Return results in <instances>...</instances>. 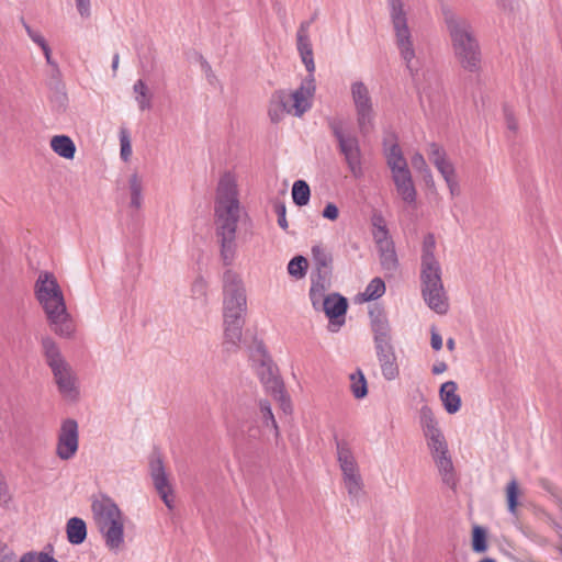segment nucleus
<instances>
[{"instance_id":"nucleus-1","label":"nucleus","mask_w":562,"mask_h":562,"mask_svg":"<svg viewBox=\"0 0 562 562\" xmlns=\"http://www.w3.org/2000/svg\"><path fill=\"white\" fill-rule=\"evenodd\" d=\"M390 20L394 33V44L400 57L413 79L419 85L422 95L432 99L442 89V82L435 71L427 70L419 82V71L423 68V49L415 44L411 27L408 26L407 11L403 0H387Z\"/></svg>"},{"instance_id":"nucleus-2","label":"nucleus","mask_w":562,"mask_h":562,"mask_svg":"<svg viewBox=\"0 0 562 562\" xmlns=\"http://www.w3.org/2000/svg\"><path fill=\"white\" fill-rule=\"evenodd\" d=\"M243 209L234 176L225 173L220 179L214 205L215 236L225 266H231L237 251V225Z\"/></svg>"},{"instance_id":"nucleus-3","label":"nucleus","mask_w":562,"mask_h":562,"mask_svg":"<svg viewBox=\"0 0 562 562\" xmlns=\"http://www.w3.org/2000/svg\"><path fill=\"white\" fill-rule=\"evenodd\" d=\"M224 346L228 351L238 347L247 310L246 289L241 277L227 269L223 273Z\"/></svg>"},{"instance_id":"nucleus-4","label":"nucleus","mask_w":562,"mask_h":562,"mask_svg":"<svg viewBox=\"0 0 562 562\" xmlns=\"http://www.w3.org/2000/svg\"><path fill=\"white\" fill-rule=\"evenodd\" d=\"M34 292L54 333L60 337L70 338L75 333V323L67 312L63 291L54 274L47 271L41 272L35 282Z\"/></svg>"},{"instance_id":"nucleus-5","label":"nucleus","mask_w":562,"mask_h":562,"mask_svg":"<svg viewBox=\"0 0 562 562\" xmlns=\"http://www.w3.org/2000/svg\"><path fill=\"white\" fill-rule=\"evenodd\" d=\"M445 23L456 60L465 71L479 72L482 64V53L470 20L447 11L445 12Z\"/></svg>"},{"instance_id":"nucleus-6","label":"nucleus","mask_w":562,"mask_h":562,"mask_svg":"<svg viewBox=\"0 0 562 562\" xmlns=\"http://www.w3.org/2000/svg\"><path fill=\"white\" fill-rule=\"evenodd\" d=\"M435 236L427 234L423 240L420 257L422 295L430 310L438 314H445L449 306L448 296L441 279V266L435 256Z\"/></svg>"},{"instance_id":"nucleus-7","label":"nucleus","mask_w":562,"mask_h":562,"mask_svg":"<svg viewBox=\"0 0 562 562\" xmlns=\"http://www.w3.org/2000/svg\"><path fill=\"white\" fill-rule=\"evenodd\" d=\"M91 508L106 548L112 552H119L124 544V517L121 509L105 494L95 497Z\"/></svg>"},{"instance_id":"nucleus-8","label":"nucleus","mask_w":562,"mask_h":562,"mask_svg":"<svg viewBox=\"0 0 562 562\" xmlns=\"http://www.w3.org/2000/svg\"><path fill=\"white\" fill-rule=\"evenodd\" d=\"M41 345L45 362L52 371L59 394L67 401H77L79 397V385L72 367L61 355L58 345L53 338L43 337Z\"/></svg>"},{"instance_id":"nucleus-9","label":"nucleus","mask_w":562,"mask_h":562,"mask_svg":"<svg viewBox=\"0 0 562 562\" xmlns=\"http://www.w3.org/2000/svg\"><path fill=\"white\" fill-rule=\"evenodd\" d=\"M250 360L266 391L280 402L284 413L291 412V403L284 392V385L278 374V368L261 341H254L250 348Z\"/></svg>"},{"instance_id":"nucleus-10","label":"nucleus","mask_w":562,"mask_h":562,"mask_svg":"<svg viewBox=\"0 0 562 562\" xmlns=\"http://www.w3.org/2000/svg\"><path fill=\"white\" fill-rule=\"evenodd\" d=\"M350 95L355 106L356 120L362 136L369 135L374 130L375 110L374 102L368 86L356 80L350 85Z\"/></svg>"},{"instance_id":"nucleus-11","label":"nucleus","mask_w":562,"mask_h":562,"mask_svg":"<svg viewBox=\"0 0 562 562\" xmlns=\"http://www.w3.org/2000/svg\"><path fill=\"white\" fill-rule=\"evenodd\" d=\"M329 127L338 143L339 153L344 156L349 171L355 178L362 177V153L358 137L351 133H346L340 122L333 121L329 123Z\"/></svg>"},{"instance_id":"nucleus-12","label":"nucleus","mask_w":562,"mask_h":562,"mask_svg":"<svg viewBox=\"0 0 562 562\" xmlns=\"http://www.w3.org/2000/svg\"><path fill=\"white\" fill-rule=\"evenodd\" d=\"M79 449V426L72 418L61 422L57 432L56 456L63 460H71Z\"/></svg>"},{"instance_id":"nucleus-13","label":"nucleus","mask_w":562,"mask_h":562,"mask_svg":"<svg viewBox=\"0 0 562 562\" xmlns=\"http://www.w3.org/2000/svg\"><path fill=\"white\" fill-rule=\"evenodd\" d=\"M316 85L314 72H308L301 86L293 92L286 91L288 104L291 114L300 117L312 108V100L315 94Z\"/></svg>"},{"instance_id":"nucleus-14","label":"nucleus","mask_w":562,"mask_h":562,"mask_svg":"<svg viewBox=\"0 0 562 562\" xmlns=\"http://www.w3.org/2000/svg\"><path fill=\"white\" fill-rule=\"evenodd\" d=\"M317 312H324L329 319V330L337 331L345 323V315L348 308V301L339 293L327 294L319 305L313 307Z\"/></svg>"},{"instance_id":"nucleus-15","label":"nucleus","mask_w":562,"mask_h":562,"mask_svg":"<svg viewBox=\"0 0 562 562\" xmlns=\"http://www.w3.org/2000/svg\"><path fill=\"white\" fill-rule=\"evenodd\" d=\"M312 25V21L306 20L301 22L297 32H296V48L304 64L307 72L315 71V63L313 56L312 43L310 40V27Z\"/></svg>"},{"instance_id":"nucleus-16","label":"nucleus","mask_w":562,"mask_h":562,"mask_svg":"<svg viewBox=\"0 0 562 562\" xmlns=\"http://www.w3.org/2000/svg\"><path fill=\"white\" fill-rule=\"evenodd\" d=\"M383 149L386 165L390 168L392 175L409 170L407 161L397 143H390L389 138L385 137L383 140Z\"/></svg>"},{"instance_id":"nucleus-17","label":"nucleus","mask_w":562,"mask_h":562,"mask_svg":"<svg viewBox=\"0 0 562 562\" xmlns=\"http://www.w3.org/2000/svg\"><path fill=\"white\" fill-rule=\"evenodd\" d=\"M369 317L373 340L392 339L391 326L382 307L374 306L370 308Z\"/></svg>"},{"instance_id":"nucleus-18","label":"nucleus","mask_w":562,"mask_h":562,"mask_svg":"<svg viewBox=\"0 0 562 562\" xmlns=\"http://www.w3.org/2000/svg\"><path fill=\"white\" fill-rule=\"evenodd\" d=\"M397 194L408 205L416 202L417 192L409 170L392 175Z\"/></svg>"},{"instance_id":"nucleus-19","label":"nucleus","mask_w":562,"mask_h":562,"mask_svg":"<svg viewBox=\"0 0 562 562\" xmlns=\"http://www.w3.org/2000/svg\"><path fill=\"white\" fill-rule=\"evenodd\" d=\"M329 276L330 273H326L325 271L313 272L311 274L308 296L313 307L319 305L321 302L326 299V291L330 285Z\"/></svg>"},{"instance_id":"nucleus-20","label":"nucleus","mask_w":562,"mask_h":562,"mask_svg":"<svg viewBox=\"0 0 562 562\" xmlns=\"http://www.w3.org/2000/svg\"><path fill=\"white\" fill-rule=\"evenodd\" d=\"M48 98L54 112L61 113L66 111L68 105V95L65 85L58 77H53L49 81Z\"/></svg>"},{"instance_id":"nucleus-21","label":"nucleus","mask_w":562,"mask_h":562,"mask_svg":"<svg viewBox=\"0 0 562 562\" xmlns=\"http://www.w3.org/2000/svg\"><path fill=\"white\" fill-rule=\"evenodd\" d=\"M457 390L458 385L454 381L445 382L439 390V397L449 414H456L461 407V397Z\"/></svg>"},{"instance_id":"nucleus-22","label":"nucleus","mask_w":562,"mask_h":562,"mask_svg":"<svg viewBox=\"0 0 562 562\" xmlns=\"http://www.w3.org/2000/svg\"><path fill=\"white\" fill-rule=\"evenodd\" d=\"M149 469L154 486L158 494L171 490L165 471L164 462L158 454L151 456L149 461Z\"/></svg>"},{"instance_id":"nucleus-23","label":"nucleus","mask_w":562,"mask_h":562,"mask_svg":"<svg viewBox=\"0 0 562 562\" xmlns=\"http://www.w3.org/2000/svg\"><path fill=\"white\" fill-rule=\"evenodd\" d=\"M291 114L288 104V97L285 90H278L271 97V102L269 106V116L273 123L280 122L284 114Z\"/></svg>"},{"instance_id":"nucleus-24","label":"nucleus","mask_w":562,"mask_h":562,"mask_svg":"<svg viewBox=\"0 0 562 562\" xmlns=\"http://www.w3.org/2000/svg\"><path fill=\"white\" fill-rule=\"evenodd\" d=\"M50 148L65 159H72L76 154V145L67 135H55L50 138Z\"/></svg>"},{"instance_id":"nucleus-25","label":"nucleus","mask_w":562,"mask_h":562,"mask_svg":"<svg viewBox=\"0 0 562 562\" xmlns=\"http://www.w3.org/2000/svg\"><path fill=\"white\" fill-rule=\"evenodd\" d=\"M67 539L71 544H81L87 538L86 522L78 517H72L66 525Z\"/></svg>"},{"instance_id":"nucleus-26","label":"nucleus","mask_w":562,"mask_h":562,"mask_svg":"<svg viewBox=\"0 0 562 562\" xmlns=\"http://www.w3.org/2000/svg\"><path fill=\"white\" fill-rule=\"evenodd\" d=\"M432 458L442 476L443 483L448 486L453 487L456 485L453 464L448 452L434 456Z\"/></svg>"},{"instance_id":"nucleus-27","label":"nucleus","mask_w":562,"mask_h":562,"mask_svg":"<svg viewBox=\"0 0 562 562\" xmlns=\"http://www.w3.org/2000/svg\"><path fill=\"white\" fill-rule=\"evenodd\" d=\"M382 375L385 380L392 381L395 380L400 374V369L396 361L395 352L382 355L376 357Z\"/></svg>"},{"instance_id":"nucleus-28","label":"nucleus","mask_w":562,"mask_h":562,"mask_svg":"<svg viewBox=\"0 0 562 562\" xmlns=\"http://www.w3.org/2000/svg\"><path fill=\"white\" fill-rule=\"evenodd\" d=\"M382 375L385 380L392 381L395 380L400 374V369L396 361L395 352L382 355L376 357Z\"/></svg>"},{"instance_id":"nucleus-29","label":"nucleus","mask_w":562,"mask_h":562,"mask_svg":"<svg viewBox=\"0 0 562 562\" xmlns=\"http://www.w3.org/2000/svg\"><path fill=\"white\" fill-rule=\"evenodd\" d=\"M380 262L385 271L394 272L397 269L398 260L394 243L378 248Z\"/></svg>"},{"instance_id":"nucleus-30","label":"nucleus","mask_w":562,"mask_h":562,"mask_svg":"<svg viewBox=\"0 0 562 562\" xmlns=\"http://www.w3.org/2000/svg\"><path fill=\"white\" fill-rule=\"evenodd\" d=\"M143 180L142 178L136 173H132L128 179V190L131 195L130 205L133 209H140L143 204Z\"/></svg>"},{"instance_id":"nucleus-31","label":"nucleus","mask_w":562,"mask_h":562,"mask_svg":"<svg viewBox=\"0 0 562 562\" xmlns=\"http://www.w3.org/2000/svg\"><path fill=\"white\" fill-rule=\"evenodd\" d=\"M312 259L316 266V272L325 271L330 273L331 255L321 245L312 247Z\"/></svg>"},{"instance_id":"nucleus-32","label":"nucleus","mask_w":562,"mask_h":562,"mask_svg":"<svg viewBox=\"0 0 562 562\" xmlns=\"http://www.w3.org/2000/svg\"><path fill=\"white\" fill-rule=\"evenodd\" d=\"M419 423L424 435L440 430L432 409L427 405L419 411Z\"/></svg>"},{"instance_id":"nucleus-33","label":"nucleus","mask_w":562,"mask_h":562,"mask_svg":"<svg viewBox=\"0 0 562 562\" xmlns=\"http://www.w3.org/2000/svg\"><path fill=\"white\" fill-rule=\"evenodd\" d=\"M424 436L427 439V446L432 457L448 452V445L441 430L430 432Z\"/></svg>"},{"instance_id":"nucleus-34","label":"nucleus","mask_w":562,"mask_h":562,"mask_svg":"<svg viewBox=\"0 0 562 562\" xmlns=\"http://www.w3.org/2000/svg\"><path fill=\"white\" fill-rule=\"evenodd\" d=\"M311 190L306 181L296 180L292 187V199L297 206H304L310 202Z\"/></svg>"},{"instance_id":"nucleus-35","label":"nucleus","mask_w":562,"mask_h":562,"mask_svg":"<svg viewBox=\"0 0 562 562\" xmlns=\"http://www.w3.org/2000/svg\"><path fill=\"white\" fill-rule=\"evenodd\" d=\"M350 390L356 398H363L368 394L367 380L361 370L350 374Z\"/></svg>"},{"instance_id":"nucleus-36","label":"nucleus","mask_w":562,"mask_h":562,"mask_svg":"<svg viewBox=\"0 0 562 562\" xmlns=\"http://www.w3.org/2000/svg\"><path fill=\"white\" fill-rule=\"evenodd\" d=\"M337 458L340 470L358 465L349 446L345 441L337 440Z\"/></svg>"},{"instance_id":"nucleus-37","label":"nucleus","mask_w":562,"mask_h":562,"mask_svg":"<svg viewBox=\"0 0 562 562\" xmlns=\"http://www.w3.org/2000/svg\"><path fill=\"white\" fill-rule=\"evenodd\" d=\"M385 293V283L381 278L372 279L361 294L363 301H374L380 299Z\"/></svg>"},{"instance_id":"nucleus-38","label":"nucleus","mask_w":562,"mask_h":562,"mask_svg":"<svg viewBox=\"0 0 562 562\" xmlns=\"http://www.w3.org/2000/svg\"><path fill=\"white\" fill-rule=\"evenodd\" d=\"M308 268V261L303 256H295L293 257L289 263H288V273L295 278V279H302L305 277L306 271Z\"/></svg>"},{"instance_id":"nucleus-39","label":"nucleus","mask_w":562,"mask_h":562,"mask_svg":"<svg viewBox=\"0 0 562 562\" xmlns=\"http://www.w3.org/2000/svg\"><path fill=\"white\" fill-rule=\"evenodd\" d=\"M259 416L262 420V424L266 427H270L274 430L276 435L278 436V425L274 418V415L271 411V405L268 401H260L259 402Z\"/></svg>"},{"instance_id":"nucleus-40","label":"nucleus","mask_w":562,"mask_h":562,"mask_svg":"<svg viewBox=\"0 0 562 562\" xmlns=\"http://www.w3.org/2000/svg\"><path fill=\"white\" fill-rule=\"evenodd\" d=\"M134 92L137 94L136 101L140 110H147L150 108V100L148 98V89L143 80H137L133 86Z\"/></svg>"},{"instance_id":"nucleus-41","label":"nucleus","mask_w":562,"mask_h":562,"mask_svg":"<svg viewBox=\"0 0 562 562\" xmlns=\"http://www.w3.org/2000/svg\"><path fill=\"white\" fill-rule=\"evenodd\" d=\"M345 487L351 499H359L363 493V482L361 476L344 480Z\"/></svg>"},{"instance_id":"nucleus-42","label":"nucleus","mask_w":562,"mask_h":562,"mask_svg":"<svg viewBox=\"0 0 562 562\" xmlns=\"http://www.w3.org/2000/svg\"><path fill=\"white\" fill-rule=\"evenodd\" d=\"M472 549L474 552L482 553L487 549L486 532L480 527L475 526L472 535Z\"/></svg>"},{"instance_id":"nucleus-43","label":"nucleus","mask_w":562,"mask_h":562,"mask_svg":"<svg viewBox=\"0 0 562 562\" xmlns=\"http://www.w3.org/2000/svg\"><path fill=\"white\" fill-rule=\"evenodd\" d=\"M507 505L510 514H516L518 505V483L513 479L506 487Z\"/></svg>"},{"instance_id":"nucleus-44","label":"nucleus","mask_w":562,"mask_h":562,"mask_svg":"<svg viewBox=\"0 0 562 562\" xmlns=\"http://www.w3.org/2000/svg\"><path fill=\"white\" fill-rule=\"evenodd\" d=\"M191 293L193 299L206 302L207 282L202 277H198L192 283Z\"/></svg>"},{"instance_id":"nucleus-45","label":"nucleus","mask_w":562,"mask_h":562,"mask_svg":"<svg viewBox=\"0 0 562 562\" xmlns=\"http://www.w3.org/2000/svg\"><path fill=\"white\" fill-rule=\"evenodd\" d=\"M428 156L435 167L448 160L446 150L436 143L429 144Z\"/></svg>"},{"instance_id":"nucleus-46","label":"nucleus","mask_w":562,"mask_h":562,"mask_svg":"<svg viewBox=\"0 0 562 562\" xmlns=\"http://www.w3.org/2000/svg\"><path fill=\"white\" fill-rule=\"evenodd\" d=\"M412 166L415 170L423 173L425 178H431V171L429 167L427 166V162L424 158V156L419 153L414 154L412 157Z\"/></svg>"},{"instance_id":"nucleus-47","label":"nucleus","mask_w":562,"mask_h":562,"mask_svg":"<svg viewBox=\"0 0 562 562\" xmlns=\"http://www.w3.org/2000/svg\"><path fill=\"white\" fill-rule=\"evenodd\" d=\"M120 145H121L120 156H121L122 160L128 161L132 156V146H131V140L124 131L121 132V135H120Z\"/></svg>"},{"instance_id":"nucleus-48","label":"nucleus","mask_w":562,"mask_h":562,"mask_svg":"<svg viewBox=\"0 0 562 562\" xmlns=\"http://www.w3.org/2000/svg\"><path fill=\"white\" fill-rule=\"evenodd\" d=\"M373 342L376 357L395 352L394 347L392 345V339L373 340Z\"/></svg>"},{"instance_id":"nucleus-49","label":"nucleus","mask_w":562,"mask_h":562,"mask_svg":"<svg viewBox=\"0 0 562 562\" xmlns=\"http://www.w3.org/2000/svg\"><path fill=\"white\" fill-rule=\"evenodd\" d=\"M21 23L25 30V32L27 33L29 37L32 40V42H34L36 45H38L40 47L44 46L45 44H47V42L45 41V38L43 37V35L32 29L26 22L25 20L22 18L21 19Z\"/></svg>"},{"instance_id":"nucleus-50","label":"nucleus","mask_w":562,"mask_h":562,"mask_svg":"<svg viewBox=\"0 0 562 562\" xmlns=\"http://www.w3.org/2000/svg\"><path fill=\"white\" fill-rule=\"evenodd\" d=\"M373 238L376 244V248L389 245L393 243L389 235L387 228L380 227L379 229H373Z\"/></svg>"},{"instance_id":"nucleus-51","label":"nucleus","mask_w":562,"mask_h":562,"mask_svg":"<svg viewBox=\"0 0 562 562\" xmlns=\"http://www.w3.org/2000/svg\"><path fill=\"white\" fill-rule=\"evenodd\" d=\"M439 173L442 176L445 181H449L450 179L456 177V169L453 164L448 159L447 161L442 162V165L436 166Z\"/></svg>"},{"instance_id":"nucleus-52","label":"nucleus","mask_w":562,"mask_h":562,"mask_svg":"<svg viewBox=\"0 0 562 562\" xmlns=\"http://www.w3.org/2000/svg\"><path fill=\"white\" fill-rule=\"evenodd\" d=\"M274 210H276V213L278 215V224L279 226L283 229V231H286L288 229V221H286V207H285V204L282 203V202H278L276 205H274Z\"/></svg>"},{"instance_id":"nucleus-53","label":"nucleus","mask_w":562,"mask_h":562,"mask_svg":"<svg viewBox=\"0 0 562 562\" xmlns=\"http://www.w3.org/2000/svg\"><path fill=\"white\" fill-rule=\"evenodd\" d=\"M322 215L324 218H327L329 221H336L339 215V210L334 203H327L324 207Z\"/></svg>"},{"instance_id":"nucleus-54","label":"nucleus","mask_w":562,"mask_h":562,"mask_svg":"<svg viewBox=\"0 0 562 562\" xmlns=\"http://www.w3.org/2000/svg\"><path fill=\"white\" fill-rule=\"evenodd\" d=\"M43 555L48 554L45 552L29 551L21 557L20 562H45Z\"/></svg>"},{"instance_id":"nucleus-55","label":"nucleus","mask_w":562,"mask_h":562,"mask_svg":"<svg viewBox=\"0 0 562 562\" xmlns=\"http://www.w3.org/2000/svg\"><path fill=\"white\" fill-rule=\"evenodd\" d=\"M76 7L79 14L82 18H88L90 15V0H75Z\"/></svg>"},{"instance_id":"nucleus-56","label":"nucleus","mask_w":562,"mask_h":562,"mask_svg":"<svg viewBox=\"0 0 562 562\" xmlns=\"http://www.w3.org/2000/svg\"><path fill=\"white\" fill-rule=\"evenodd\" d=\"M504 113H505L507 128L512 132H516L518 128V123H517L514 114L507 108L504 109Z\"/></svg>"},{"instance_id":"nucleus-57","label":"nucleus","mask_w":562,"mask_h":562,"mask_svg":"<svg viewBox=\"0 0 562 562\" xmlns=\"http://www.w3.org/2000/svg\"><path fill=\"white\" fill-rule=\"evenodd\" d=\"M430 345L435 350H440L442 348V337L435 329L431 330Z\"/></svg>"},{"instance_id":"nucleus-58","label":"nucleus","mask_w":562,"mask_h":562,"mask_svg":"<svg viewBox=\"0 0 562 562\" xmlns=\"http://www.w3.org/2000/svg\"><path fill=\"white\" fill-rule=\"evenodd\" d=\"M344 480L361 476L359 472V467H350L341 470Z\"/></svg>"},{"instance_id":"nucleus-59","label":"nucleus","mask_w":562,"mask_h":562,"mask_svg":"<svg viewBox=\"0 0 562 562\" xmlns=\"http://www.w3.org/2000/svg\"><path fill=\"white\" fill-rule=\"evenodd\" d=\"M446 183H447V187H448V189L450 191V194L452 196H456V195L460 194V187H459L457 177L450 179L449 181H446Z\"/></svg>"},{"instance_id":"nucleus-60","label":"nucleus","mask_w":562,"mask_h":562,"mask_svg":"<svg viewBox=\"0 0 562 562\" xmlns=\"http://www.w3.org/2000/svg\"><path fill=\"white\" fill-rule=\"evenodd\" d=\"M371 221H372L373 229H379L380 227L387 228L385 221H384L382 214H380V213L373 214Z\"/></svg>"},{"instance_id":"nucleus-61","label":"nucleus","mask_w":562,"mask_h":562,"mask_svg":"<svg viewBox=\"0 0 562 562\" xmlns=\"http://www.w3.org/2000/svg\"><path fill=\"white\" fill-rule=\"evenodd\" d=\"M159 496L169 509L173 508L172 490L159 493Z\"/></svg>"},{"instance_id":"nucleus-62","label":"nucleus","mask_w":562,"mask_h":562,"mask_svg":"<svg viewBox=\"0 0 562 562\" xmlns=\"http://www.w3.org/2000/svg\"><path fill=\"white\" fill-rule=\"evenodd\" d=\"M447 368H448V366H447V363H446V362H443V361H438V362H436V363L432 366L431 371H432V373H434V374H441V373H443V372L447 370Z\"/></svg>"},{"instance_id":"nucleus-63","label":"nucleus","mask_w":562,"mask_h":562,"mask_svg":"<svg viewBox=\"0 0 562 562\" xmlns=\"http://www.w3.org/2000/svg\"><path fill=\"white\" fill-rule=\"evenodd\" d=\"M41 48L43 50V54L45 56V59H46L47 64L54 65V63L52 60V52H50V48H49L48 44H45Z\"/></svg>"},{"instance_id":"nucleus-64","label":"nucleus","mask_w":562,"mask_h":562,"mask_svg":"<svg viewBox=\"0 0 562 562\" xmlns=\"http://www.w3.org/2000/svg\"><path fill=\"white\" fill-rule=\"evenodd\" d=\"M497 3L499 7H502L504 10L513 11L514 7L509 0H497Z\"/></svg>"}]
</instances>
